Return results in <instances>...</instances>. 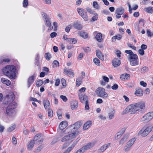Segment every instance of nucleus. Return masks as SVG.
Wrapping results in <instances>:
<instances>
[{
	"instance_id": "16",
	"label": "nucleus",
	"mask_w": 153,
	"mask_h": 153,
	"mask_svg": "<svg viewBox=\"0 0 153 153\" xmlns=\"http://www.w3.org/2000/svg\"><path fill=\"white\" fill-rule=\"evenodd\" d=\"M67 125V122L66 121H64L60 123L59 127L60 130H62L65 128Z\"/></svg>"
},
{
	"instance_id": "41",
	"label": "nucleus",
	"mask_w": 153,
	"mask_h": 153,
	"mask_svg": "<svg viewBox=\"0 0 153 153\" xmlns=\"http://www.w3.org/2000/svg\"><path fill=\"white\" fill-rule=\"evenodd\" d=\"M149 70L148 68L146 66L143 67L141 69V72L142 73H144Z\"/></svg>"
},
{
	"instance_id": "8",
	"label": "nucleus",
	"mask_w": 153,
	"mask_h": 153,
	"mask_svg": "<svg viewBox=\"0 0 153 153\" xmlns=\"http://www.w3.org/2000/svg\"><path fill=\"white\" fill-rule=\"evenodd\" d=\"M151 131V129L149 127H147L146 129L143 128L138 133V135L141 134L143 137L146 136Z\"/></svg>"
},
{
	"instance_id": "58",
	"label": "nucleus",
	"mask_w": 153,
	"mask_h": 153,
	"mask_svg": "<svg viewBox=\"0 0 153 153\" xmlns=\"http://www.w3.org/2000/svg\"><path fill=\"white\" fill-rule=\"evenodd\" d=\"M77 42V40L75 38H71V41L70 42V43L71 44H75Z\"/></svg>"
},
{
	"instance_id": "7",
	"label": "nucleus",
	"mask_w": 153,
	"mask_h": 153,
	"mask_svg": "<svg viewBox=\"0 0 153 153\" xmlns=\"http://www.w3.org/2000/svg\"><path fill=\"white\" fill-rule=\"evenodd\" d=\"M79 132L78 131H76L71 134L65 136L62 139V141H65L75 138L78 134Z\"/></svg>"
},
{
	"instance_id": "61",
	"label": "nucleus",
	"mask_w": 153,
	"mask_h": 153,
	"mask_svg": "<svg viewBox=\"0 0 153 153\" xmlns=\"http://www.w3.org/2000/svg\"><path fill=\"white\" fill-rule=\"evenodd\" d=\"M60 80L59 79H57L56 80V82L55 83V85L56 86H58L60 83Z\"/></svg>"
},
{
	"instance_id": "50",
	"label": "nucleus",
	"mask_w": 153,
	"mask_h": 153,
	"mask_svg": "<svg viewBox=\"0 0 153 153\" xmlns=\"http://www.w3.org/2000/svg\"><path fill=\"white\" fill-rule=\"evenodd\" d=\"M136 140V139L135 138H132L128 141V142L130 144L131 143V145L132 146L135 141Z\"/></svg>"
},
{
	"instance_id": "1",
	"label": "nucleus",
	"mask_w": 153,
	"mask_h": 153,
	"mask_svg": "<svg viewBox=\"0 0 153 153\" xmlns=\"http://www.w3.org/2000/svg\"><path fill=\"white\" fill-rule=\"evenodd\" d=\"M14 95L13 93H9L6 96V98H8L7 101L10 102L9 105L7 107L6 114L10 116H13L15 115L16 111L15 109L16 108L17 105L16 103L13 102L14 99Z\"/></svg>"
},
{
	"instance_id": "37",
	"label": "nucleus",
	"mask_w": 153,
	"mask_h": 153,
	"mask_svg": "<svg viewBox=\"0 0 153 153\" xmlns=\"http://www.w3.org/2000/svg\"><path fill=\"white\" fill-rule=\"evenodd\" d=\"M41 134H36L34 137V138L32 140H33L34 142L36 141L39 139L41 137Z\"/></svg>"
},
{
	"instance_id": "23",
	"label": "nucleus",
	"mask_w": 153,
	"mask_h": 153,
	"mask_svg": "<svg viewBox=\"0 0 153 153\" xmlns=\"http://www.w3.org/2000/svg\"><path fill=\"white\" fill-rule=\"evenodd\" d=\"M144 10L146 13L152 14L153 13V7H149L145 8L144 9Z\"/></svg>"
},
{
	"instance_id": "3",
	"label": "nucleus",
	"mask_w": 153,
	"mask_h": 153,
	"mask_svg": "<svg viewBox=\"0 0 153 153\" xmlns=\"http://www.w3.org/2000/svg\"><path fill=\"white\" fill-rule=\"evenodd\" d=\"M15 67L13 65H7L2 70L4 74L11 79H14L15 78Z\"/></svg>"
},
{
	"instance_id": "17",
	"label": "nucleus",
	"mask_w": 153,
	"mask_h": 153,
	"mask_svg": "<svg viewBox=\"0 0 153 153\" xmlns=\"http://www.w3.org/2000/svg\"><path fill=\"white\" fill-rule=\"evenodd\" d=\"M34 77L33 75H32L28 78L27 80V87L28 88H29L34 82Z\"/></svg>"
},
{
	"instance_id": "30",
	"label": "nucleus",
	"mask_w": 153,
	"mask_h": 153,
	"mask_svg": "<svg viewBox=\"0 0 153 153\" xmlns=\"http://www.w3.org/2000/svg\"><path fill=\"white\" fill-rule=\"evenodd\" d=\"M80 36L84 39L87 38L88 37V34L85 32H81L79 33Z\"/></svg>"
},
{
	"instance_id": "27",
	"label": "nucleus",
	"mask_w": 153,
	"mask_h": 153,
	"mask_svg": "<svg viewBox=\"0 0 153 153\" xmlns=\"http://www.w3.org/2000/svg\"><path fill=\"white\" fill-rule=\"evenodd\" d=\"M35 143V142L33 141V140H31L27 146V149L29 150H30L33 147Z\"/></svg>"
},
{
	"instance_id": "34",
	"label": "nucleus",
	"mask_w": 153,
	"mask_h": 153,
	"mask_svg": "<svg viewBox=\"0 0 153 153\" xmlns=\"http://www.w3.org/2000/svg\"><path fill=\"white\" fill-rule=\"evenodd\" d=\"M86 10L87 12L91 14L94 15V14L96 13H95V11L94 10L91 9V8L89 7H87L86 8Z\"/></svg>"
},
{
	"instance_id": "26",
	"label": "nucleus",
	"mask_w": 153,
	"mask_h": 153,
	"mask_svg": "<svg viewBox=\"0 0 153 153\" xmlns=\"http://www.w3.org/2000/svg\"><path fill=\"white\" fill-rule=\"evenodd\" d=\"M122 36L120 34H118L113 36L112 38V42H114L116 41V39H117L118 40H120L122 38Z\"/></svg>"
},
{
	"instance_id": "63",
	"label": "nucleus",
	"mask_w": 153,
	"mask_h": 153,
	"mask_svg": "<svg viewBox=\"0 0 153 153\" xmlns=\"http://www.w3.org/2000/svg\"><path fill=\"white\" fill-rule=\"evenodd\" d=\"M102 78L106 82H108L109 81V79L106 76H103Z\"/></svg>"
},
{
	"instance_id": "12",
	"label": "nucleus",
	"mask_w": 153,
	"mask_h": 153,
	"mask_svg": "<svg viewBox=\"0 0 153 153\" xmlns=\"http://www.w3.org/2000/svg\"><path fill=\"white\" fill-rule=\"evenodd\" d=\"M79 97L80 101L82 102L83 103L86 101H88V97L86 95L84 94H79Z\"/></svg>"
},
{
	"instance_id": "44",
	"label": "nucleus",
	"mask_w": 153,
	"mask_h": 153,
	"mask_svg": "<svg viewBox=\"0 0 153 153\" xmlns=\"http://www.w3.org/2000/svg\"><path fill=\"white\" fill-rule=\"evenodd\" d=\"M23 6L26 7L28 4V0H24L23 2Z\"/></svg>"
},
{
	"instance_id": "60",
	"label": "nucleus",
	"mask_w": 153,
	"mask_h": 153,
	"mask_svg": "<svg viewBox=\"0 0 153 153\" xmlns=\"http://www.w3.org/2000/svg\"><path fill=\"white\" fill-rule=\"evenodd\" d=\"M138 52L139 54L141 55H143L144 54V51L142 49H140L138 51Z\"/></svg>"
},
{
	"instance_id": "46",
	"label": "nucleus",
	"mask_w": 153,
	"mask_h": 153,
	"mask_svg": "<svg viewBox=\"0 0 153 153\" xmlns=\"http://www.w3.org/2000/svg\"><path fill=\"white\" fill-rule=\"evenodd\" d=\"M43 148V146L42 145H41L39 146L36 149V152L37 153L39 152Z\"/></svg>"
},
{
	"instance_id": "47",
	"label": "nucleus",
	"mask_w": 153,
	"mask_h": 153,
	"mask_svg": "<svg viewBox=\"0 0 153 153\" xmlns=\"http://www.w3.org/2000/svg\"><path fill=\"white\" fill-rule=\"evenodd\" d=\"M60 98L65 102H66L67 101V98L65 96L61 95L60 96Z\"/></svg>"
},
{
	"instance_id": "13",
	"label": "nucleus",
	"mask_w": 153,
	"mask_h": 153,
	"mask_svg": "<svg viewBox=\"0 0 153 153\" xmlns=\"http://www.w3.org/2000/svg\"><path fill=\"white\" fill-rule=\"evenodd\" d=\"M64 74L67 75L70 77H73L74 76V74L73 72L71 71V69H69L68 70H67L65 69L64 71Z\"/></svg>"
},
{
	"instance_id": "10",
	"label": "nucleus",
	"mask_w": 153,
	"mask_h": 153,
	"mask_svg": "<svg viewBox=\"0 0 153 153\" xmlns=\"http://www.w3.org/2000/svg\"><path fill=\"white\" fill-rule=\"evenodd\" d=\"M82 123L81 121H78L76 122L73 125H71L68 128L66 129H72L73 128L74 130L78 129L82 125Z\"/></svg>"
},
{
	"instance_id": "14",
	"label": "nucleus",
	"mask_w": 153,
	"mask_h": 153,
	"mask_svg": "<svg viewBox=\"0 0 153 153\" xmlns=\"http://www.w3.org/2000/svg\"><path fill=\"white\" fill-rule=\"evenodd\" d=\"M120 60L117 58H115L112 62V64L114 67H117L119 66L121 64Z\"/></svg>"
},
{
	"instance_id": "57",
	"label": "nucleus",
	"mask_w": 153,
	"mask_h": 153,
	"mask_svg": "<svg viewBox=\"0 0 153 153\" xmlns=\"http://www.w3.org/2000/svg\"><path fill=\"white\" fill-rule=\"evenodd\" d=\"M42 16L45 18V19H48L49 18L48 17V16L47 14L44 12H42L41 13Z\"/></svg>"
},
{
	"instance_id": "2",
	"label": "nucleus",
	"mask_w": 153,
	"mask_h": 153,
	"mask_svg": "<svg viewBox=\"0 0 153 153\" xmlns=\"http://www.w3.org/2000/svg\"><path fill=\"white\" fill-rule=\"evenodd\" d=\"M145 104L142 102H140L133 104L128 105L122 112L123 114H125L129 112H131V114H134L140 109L144 108Z\"/></svg>"
},
{
	"instance_id": "42",
	"label": "nucleus",
	"mask_w": 153,
	"mask_h": 153,
	"mask_svg": "<svg viewBox=\"0 0 153 153\" xmlns=\"http://www.w3.org/2000/svg\"><path fill=\"white\" fill-rule=\"evenodd\" d=\"M45 58L46 59L49 60L50 59L51 56V55L48 53H46L45 54Z\"/></svg>"
},
{
	"instance_id": "15",
	"label": "nucleus",
	"mask_w": 153,
	"mask_h": 153,
	"mask_svg": "<svg viewBox=\"0 0 153 153\" xmlns=\"http://www.w3.org/2000/svg\"><path fill=\"white\" fill-rule=\"evenodd\" d=\"M92 122L91 121H87L85 123L83 126V129L85 130L89 128L92 125Z\"/></svg>"
},
{
	"instance_id": "59",
	"label": "nucleus",
	"mask_w": 153,
	"mask_h": 153,
	"mask_svg": "<svg viewBox=\"0 0 153 153\" xmlns=\"http://www.w3.org/2000/svg\"><path fill=\"white\" fill-rule=\"evenodd\" d=\"M57 35V34L56 32H52L50 34V36L51 38H53L56 37Z\"/></svg>"
},
{
	"instance_id": "53",
	"label": "nucleus",
	"mask_w": 153,
	"mask_h": 153,
	"mask_svg": "<svg viewBox=\"0 0 153 153\" xmlns=\"http://www.w3.org/2000/svg\"><path fill=\"white\" fill-rule=\"evenodd\" d=\"M126 137H123V138L120 141L119 144H120L123 145L124 143V142L126 141Z\"/></svg>"
},
{
	"instance_id": "25",
	"label": "nucleus",
	"mask_w": 153,
	"mask_h": 153,
	"mask_svg": "<svg viewBox=\"0 0 153 153\" xmlns=\"http://www.w3.org/2000/svg\"><path fill=\"white\" fill-rule=\"evenodd\" d=\"M102 34L100 33H99L96 35L95 38L97 41L101 42L102 40Z\"/></svg>"
},
{
	"instance_id": "38",
	"label": "nucleus",
	"mask_w": 153,
	"mask_h": 153,
	"mask_svg": "<svg viewBox=\"0 0 153 153\" xmlns=\"http://www.w3.org/2000/svg\"><path fill=\"white\" fill-rule=\"evenodd\" d=\"M93 61L94 63L97 65L99 66L100 63V61L99 60L96 58H94L93 59Z\"/></svg>"
},
{
	"instance_id": "4",
	"label": "nucleus",
	"mask_w": 153,
	"mask_h": 153,
	"mask_svg": "<svg viewBox=\"0 0 153 153\" xmlns=\"http://www.w3.org/2000/svg\"><path fill=\"white\" fill-rule=\"evenodd\" d=\"M105 89L102 88L100 87L97 88L96 92L99 97L103 99H105L108 97V94L105 92Z\"/></svg>"
},
{
	"instance_id": "49",
	"label": "nucleus",
	"mask_w": 153,
	"mask_h": 153,
	"mask_svg": "<svg viewBox=\"0 0 153 153\" xmlns=\"http://www.w3.org/2000/svg\"><path fill=\"white\" fill-rule=\"evenodd\" d=\"M45 25L47 26L48 25H51V22L49 20V18L48 19H45Z\"/></svg>"
},
{
	"instance_id": "54",
	"label": "nucleus",
	"mask_w": 153,
	"mask_h": 153,
	"mask_svg": "<svg viewBox=\"0 0 153 153\" xmlns=\"http://www.w3.org/2000/svg\"><path fill=\"white\" fill-rule=\"evenodd\" d=\"M12 142L14 145H16L17 143V141L16 138L13 137L12 138Z\"/></svg>"
},
{
	"instance_id": "5",
	"label": "nucleus",
	"mask_w": 153,
	"mask_h": 153,
	"mask_svg": "<svg viewBox=\"0 0 153 153\" xmlns=\"http://www.w3.org/2000/svg\"><path fill=\"white\" fill-rule=\"evenodd\" d=\"M128 59L130 62V65L132 66L137 65L138 64L139 62L138 61V59L137 54L133 53L128 57Z\"/></svg>"
},
{
	"instance_id": "51",
	"label": "nucleus",
	"mask_w": 153,
	"mask_h": 153,
	"mask_svg": "<svg viewBox=\"0 0 153 153\" xmlns=\"http://www.w3.org/2000/svg\"><path fill=\"white\" fill-rule=\"evenodd\" d=\"M125 52L129 54L128 56H131V55L132 54H133L134 53L131 50H126L125 51Z\"/></svg>"
},
{
	"instance_id": "21",
	"label": "nucleus",
	"mask_w": 153,
	"mask_h": 153,
	"mask_svg": "<svg viewBox=\"0 0 153 153\" xmlns=\"http://www.w3.org/2000/svg\"><path fill=\"white\" fill-rule=\"evenodd\" d=\"M110 143H109L107 144H105L103 145L99 149V151L101 152H104L108 148V146H110Z\"/></svg>"
},
{
	"instance_id": "52",
	"label": "nucleus",
	"mask_w": 153,
	"mask_h": 153,
	"mask_svg": "<svg viewBox=\"0 0 153 153\" xmlns=\"http://www.w3.org/2000/svg\"><path fill=\"white\" fill-rule=\"evenodd\" d=\"M89 109V107L88 103V101H86L85 102V109L86 110H88Z\"/></svg>"
},
{
	"instance_id": "48",
	"label": "nucleus",
	"mask_w": 153,
	"mask_h": 153,
	"mask_svg": "<svg viewBox=\"0 0 153 153\" xmlns=\"http://www.w3.org/2000/svg\"><path fill=\"white\" fill-rule=\"evenodd\" d=\"M53 65H55L56 67H59V63L57 60H54L53 63Z\"/></svg>"
},
{
	"instance_id": "35",
	"label": "nucleus",
	"mask_w": 153,
	"mask_h": 153,
	"mask_svg": "<svg viewBox=\"0 0 153 153\" xmlns=\"http://www.w3.org/2000/svg\"><path fill=\"white\" fill-rule=\"evenodd\" d=\"M143 94V91L141 89H139L136 90L135 92V94L136 95L138 96H139L140 94Z\"/></svg>"
},
{
	"instance_id": "22",
	"label": "nucleus",
	"mask_w": 153,
	"mask_h": 153,
	"mask_svg": "<svg viewBox=\"0 0 153 153\" xmlns=\"http://www.w3.org/2000/svg\"><path fill=\"white\" fill-rule=\"evenodd\" d=\"M129 76V74H124L121 75L120 78L122 80H125L127 79Z\"/></svg>"
},
{
	"instance_id": "45",
	"label": "nucleus",
	"mask_w": 153,
	"mask_h": 153,
	"mask_svg": "<svg viewBox=\"0 0 153 153\" xmlns=\"http://www.w3.org/2000/svg\"><path fill=\"white\" fill-rule=\"evenodd\" d=\"M15 125L9 127L7 129L8 131L10 132L13 131L15 128Z\"/></svg>"
},
{
	"instance_id": "24",
	"label": "nucleus",
	"mask_w": 153,
	"mask_h": 153,
	"mask_svg": "<svg viewBox=\"0 0 153 153\" xmlns=\"http://www.w3.org/2000/svg\"><path fill=\"white\" fill-rule=\"evenodd\" d=\"M43 103L45 109H49L50 105L49 101L47 100H45L43 101Z\"/></svg>"
},
{
	"instance_id": "62",
	"label": "nucleus",
	"mask_w": 153,
	"mask_h": 153,
	"mask_svg": "<svg viewBox=\"0 0 153 153\" xmlns=\"http://www.w3.org/2000/svg\"><path fill=\"white\" fill-rule=\"evenodd\" d=\"M140 84L143 86L144 87H145L147 85V84L146 83L144 82L143 81H141L140 82Z\"/></svg>"
},
{
	"instance_id": "11",
	"label": "nucleus",
	"mask_w": 153,
	"mask_h": 153,
	"mask_svg": "<svg viewBox=\"0 0 153 153\" xmlns=\"http://www.w3.org/2000/svg\"><path fill=\"white\" fill-rule=\"evenodd\" d=\"M94 145V143H88L86 145L83 146L82 148L79 150H81L84 151L85 152V151L88 150L93 147Z\"/></svg>"
},
{
	"instance_id": "33",
	"label": "nucleus",
	"mask_w": 153,
	"mask_h": 153,
	"mask_svg": "<svg viewBox=\"0 0 153 153\" xmlns=\"http://www.w3.org/2000/svg\"><path fill=\"white\" fill-rule=\"evenodd\" d=\"M74 144L68 147L67 149L63 153H69L73 149V146Z\"/></svg>"
},
{
	"instance_id": "28",
	"label": "nucleus",
	"mask_w": 153,
	"mask_h": 153,
	"mask_svg": "<svg viewBox=\"0 0 153 153\" xmlns=\"http://www.w3.org/2000/svg\"><path fill=\"white\" fill-rule=\"evenodd\" d=\"M78 105V102L77 101H74L73 102L72 105H71V108L73 110L74 109L76 108Z\"/></svg>"
},
{
	"instance_id": "32",
	"label": "nucleus",
	"mask_w": 153,
	"mask_h": 153,
	"mask_svg": "<svg viewBox=\"0 0 153 153\" xmlns=\"http://www.w3.org/2000/svg\"><path fill=\"white\" fill-rule=\"evenodd\" d=\"M44 83L43 80L40 79H38L37 80L36 82V85L37 87H39L42 85Z\"/></svg>"
},
{
	"instance_id": "36",
	"label": "nucleus",
	"mask_w": 153,
	"mask_h": 153,
	"mask_svg": "<svg viewBox=\"0 0 153 153\" xmlns=\"http://www.w3.org/2000/svg\"><path fill=\"white\" fill-rule=\"evenodd\" d=\"M115 110H113V111H112L111 112V113L112 114H110V113H108V114H110L109 115V117H108L109 120H111L114 117V115L113 114L115 113Z\"/></svg>"
},
{
	"instance_id": "9",
	"label": "nucleus",
	"mask_w": 153,
	"mask_h": 153,
	"mask_svg": "<svg viewBox=\"0 0 153 153\" xmlns=\"http://www.w3.org/2000/svg\"><path fill=\"white\" fill-rule=\"evenodd\" d=\"M153 118V114L152 113H148L143 117L142 121L144 122H147Z\"/></svg>"
},
{
	"instance_id": "64",
	"label": "nucleus",
	"mask_w": 153,
	"mask_h": 153,
	"mask_svg": "<svg viewBox=\"0 0 153 153\" xmlns=\"http://www.w3.org/2000/svg\"><path fill=\"white\" fill-rule=\"evenodd\" d=\"M84 51L85 52L88 53L91 51V49L89 47H87L84 49Z\"/></svg>"
},
{
	"instance_id": "31",
	"label": "nucleus",
	"mask_w": 153,
	"mask_h": 153,
	"mask_svg": "<svg viewBox=\"0 0 153 153\" xmlns=\"http://www.w3.org/2000/svg\"><path fill=\"white\" fill-rule=\"evenodd\" d=\"M82 79L80 77H78L76 80V85L77 86H79L81 84Z\"/></svg>"
},
{
	"instance_id": "29",
	"label": "nucleus",
	"mask_w": 153,
	"mask_h": 153,
	"mask_svg": "<svg viewBox=\"0 0 153 153\" xmlns=\"http://www.w3.org/2000/svg\"><path fill=\"white\" fill-rule=\"evenodd\" d=\"M131 143L130 144L128 142H127L126 145L124 147V150L125 152H127L130 149V147L132 146Z\"/></svg>"
},
{
	"instance_id": "40",
	"label": "nucleus",
	"mask_w": 153,
	"mask_h": 153,
	"mask_svg": "<svg viewBox=\"0 0 153 153\" xmlns=\"http://www.w3.org/2000/svg\"><path fill=\"white\" fill-rule=\"evenodd\" d=\"M93 7L96 9H98L99 8V5L97 1H94L93 3Z\"/></svg>"
},
{
	"instance_id": "56",
	"label": "nucleus",
	"mask_w": 153,
	"mask_h": 153,
	"mask_svg": "<svg viewBox=\"0 0 153 153\" xmlns=\"http://www.w3.org/2000/svg\"><path fill=\"white\" fill-rule=\"evenodd\" d=\"M118 85L117 84L115 83L111 87V88L113 90H116L118 88Z\"/></svg>"
},
{
	"instance_id": "43",
	"label": "nucleus",
	"mask_w": 153,
	"mask_h": 153,
	"mask_svg": "<svg viewBox=\"0 0 153 153\" xmlns=\"http://www.w3.org/2000/svg\"><path fill=\"white\" fill-rule=\"evenodd\" d=\"M48 116L50 117H52L53 116V111L50 109H48Z\"/></svg>"
},
{
	"instance_id": "39",
	"label": "nucleus",
	"mask_w": 153,
	"mask_h": 153,
	"mask_svg": "<svg viewBox=\"0 0 153 153\" xmlns=\"http://www.w3.org/2000/svg\"><path fill=\"white\" fill-rule=\"evenodd\" d=\"M98 15L97 13L94 14V16L92 18L91 21H96L98 19Z\"/></svg>"
},
{
	"instance_id": "6",
	"label": "nucleus",
	"mask_w": 153,
	"mask_h": 153,
	"mask_svg": "<svg viewBox=\"0 0 153 153\" xmlns=\"http://www.w3.org/2000/svg\"><path fill=\"white\" fill-rule=\"evenodd\" d=\"M77 11L79 15L83 19L84 21H87L88 20V17L87 12L85 9L81 8H78Z\"/></svg>"
},
{
	"instance_id": "18",
	"label": "nucleus",
	"mask_w": 153,
	"mask_h": 153,
	"mask_svg": "<svg viewBox=\"0 0 153 153\" xmlns=\"http://www.w3.org/2000/svg\"><path fill=\"white\" fill-rule=\"evenodd\" d=\"M73 25L75 28L78 30H81L82 27V25L78 22H74Z\"/></svg>"
},
{
	"instance_id": "20",
	"label": "nucleus",
	"mask_w": 153,
	"mask_h": 153,
	"mask_svg": "<svg viewBox=\"0 0 153 153\" xmlns=\"http://www.w3.org/2000/svg\"><path fill=\"white\" fill-rule=\"evenodd\" d=\"M96 55L100 59L102 60H104L103 56L100 50H98L96 51Z\"/></svg>"
},
{
	"instance_id": "19",
	"label": "nucleus",
	"mask_w": 153,
	"mask_h": 153,
	"mask_svg": "<svg viewBox=\"0 0 153 153\" xmlns=\"http://www.w3.org/2000/svg\"><path fill=\"white\" fill-rule=\"evenodd\" d=\"M124 12L123 8L120 7L117 8L115 11V14L118 15H121Z\"/></svg>"
},
{
	"instance_id": "55",
	"label": "nucleus",
	"mask_w": 153,
	"mask_h": 153,
	"mask_svg": "<svg viewBox=\"0 0 153 153\" xmlns=\"http://www.w3.org/2000/svg\"><path fill=\"white\" fill-rule=\"evenodd\" d=\"M61 82L62 86H66V81L65 79L63 78L62 79Z\"/></svg>"
}]
</instances>
